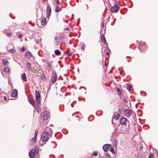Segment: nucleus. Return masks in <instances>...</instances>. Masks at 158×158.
<instances>
[{"mask_svg":"<svg viewBox=\"0 0 158 158\" xmlns=\"http://www.w3.org/2000/svg\"><path fill=\"white\" fill-rule=\"evenodd\" d=\"M2 64L3 66H7L9 64L8 61L6 59H2Z\"/></svg>","mask_w":158,"mask_h":158,"instance_id":"13","label":"nucleus"},{"mask_svg":"<svg viewBox=\"0 0 158 158\" xmlns=\"http://www.w3.org/2000/svg\"><path fill=\"white\" fill-rule=\"evenodd\" d=\"M120 124L121 125H129V121L127 118H125L122 117L121 118L120 120Z\"/></svg>","mask_w":158,"mask_h":158,"instance_id":"3","label":"nucleus"},{"mask_svg":"<svg viewBox=\"0 0 158 158\" xmlns=\"http://www.w3.org/2000/svg\"><path fill=\"white\" fill-rule=\"evenodd\" d=\"M22 78L23 80L25 81H27V78L26 77V74L25 73H23L22 74Z\"/></svg>","mask_w":158,"mask_h":158,"instance_id":"19","label":"nucleus"},{"mask_svg":"<svg viewBox=\"0 0 158 158\" xmlns=\"http://www.w3.org/2000/svg\"><path fill=\"white\" fill-rule=\"evenodd\" d=\"M36 137H34L33 138H32L30 140V143H31V145H32L34 143H35V141L36 140Z\"/></svg>","mask_w":158,"mask_h":158,"instance_id":"20","label":"nucleus"},{"mask_svg":"<svg viewBox=\"0 0 158 158\" xmlns=\"http://www.w3.org/2000/svg\"><path fill=\"white\" fill-rule=\"evenodd\" d=\"M93 154L94 156H97L98 155V153L97 152H95L93 153Z\"/></svg>","mask_w":158,"mask_h":158,"instance_id":"32","label":"nucleus"},{"mask_svg":"<svg viewBox=\"0 0 158 158\" xmlns=\"http://www.w3.org/2000/svg\"><path fill=\"white\" fill-rule=\"evenodd\" d=\"M123 100L125 102H127V100L125 99H123Z\"/></svg>","mask_w":158,"mask_h":158,"instance_id":"39","label":"nucleus"},{"mask_svg":"<svg viewBox=\"0 0 158 158\" xmlns=\"http://www.w3.org/2000/svg\"><path fill=\"white\" fill-rule=\"evenodd\" d=\"M51 8L50 6L48 5L47 7V10H46V15H47V18L49 17L51 15Z\"/></svg>","mask_w":158,"mask_h":158,"instance_id":"10","label":"nucleus"},{"mask_svg":"<svg viewBox=\"0 0 158 158\" xmlns=\"http://www.w3.org/2000/svg\"><path fill=\"white\" fill-rule=\"evenodd\" d=\"M41 117L44 120H47L49 117L48 113L47 111H44L42 113Z\"/></svg>","mask_w":158,"mask_h":158,"instance_id":"6","label":"nucleus"},{"mask_svg":"<svg viewBox=\"0 0 158 158\" xmlns=\"http://www.w3.org/2000/svg\"><path fill=\"white\" fill-rule=\"evenodd\" d=\"M56 45H59V43L58 41H57L56 42Z\"/></svg>","mask_w":158,"mask_h":158,"instance_id":"40","label":"nucleus"},{"mask_svg":"<svg viewBox=\"0 0 158 158\" xmlns=\"http://www.w3.org/2000/svg\"><path fill=\"white\" fill-rule=\"evenodd\" d=\"M11 33H10L8 34H7V35L9 37H10L11 35Z\"/></svg>","mask_w":158,"mask_h":158,"instance_id":"34","label":"nucleus"},{"mask_svg":"<svg viewBox=\"0 0 158 158\" xmlns=\"http://www.w3.org/2000/svg\"><path fill=\"white\" fill-rule=\"evenodd\" d=\"M3 98L4 100H6V96H4L3 97Z\"/></svg>","mask_w":158,"mask_h":158,"instance_id":"41","label":"nucleus"},{"mask_svg":"<svg viewBox=\"0 0 158 158\" xmlns=\"http://www.w3.org/2000/svg\"><path fill=\"white\" fill-rule=\"evenodd\" d=\"M110 147V144L105 145L103 146V150L105 152H107L109 150Z\"/></svg>","mask_w":158,"mask_h":158,"instance_id":"14","label":"nucleus"},{"mask_svg":"<svg viewBox=\"0 0 158 158\" xmlns=\"http://www.w3.org/2000/svg\"><path fill=\"white\" fill-rule=\"evenodd\" d=\"M46 21V19L45 18L43 17L42 19L41 23L42 25H44Z\"/></svg>","mask_w":158,"mask_h":158,"instance_id":"23","label":"nucleus"},{"mask_svg":"<svg viewBox=\"0 0 158 158\" xmlns=\"http://www.w3.org/2000/svg\"><path fill=\"white\" fill-rule=\"evenodd\" d=\"M57 74L55 71L53 73L51 81L52 83H54L56 81L57 79Z\"/></svg>","mask_w":158,"mask_h":158,"instance_id":"7","label":"nucleus"},{"mask_svg":"<svg viewBox=\"0 0 158 158\" xmlns=\"http://www.w3.org/2000/svg\"><path fill=\"white\" fill-rule=\"evenodd\" d=\"M13 50V49H10V50L11 51V52H12V51Z\"/></svg>","mask_w":158,"mask_h":158,"instance_id":"44","label":"nucleus"},{"mask_svg":"<svg viewBox=\"0 0 158 158\" xmlns=\"http://www.w3.org/2000/svg\"><path fill=\"white\" fill-rule=\"evenodd\" d=\"M82 46L81 48L82 50H84L85 49V47H84V45H82Z\"/></svg>","mask_w":158,"mask_h":158,"instance_id":"35","label":"nucleus"},{"mask_svg":"<svg viewBox=\"0 0 158 158\" xmlns=\"http://www.w3.org/2000/svg\"><path fill=\"white\" fill-rule=\"evenodd\" d=\"M53 63V61H49L48 60H47L46 61V63L47 64L48 66L50 68H51L52 66V64Z\"/></svg>","mask_w":158,"mask_h":158,"instance_id":"18","label":"nucleus"},{"mask_svg":"<svg viewBox=\"0 0 158 158\" xmlns=\"http://www.w3.org/2000/svg\"><path fill=\"white\" fill-rule=\"evenodd\" d=\"M101 42L103 44H105L106 43V40L105 36L102 35L101 36Z\"/></svg>","mask_w":158,"mask_h":158,"instance_id":"17","label":"nucleus"},{"mask_svg":"<svg viewBox=\"0 0 158 158\" xmlns=\"http://www.w3.org/2000/svg\"><path fill=\"white\" fill-rule=\"evenodd\" d=\"M66 52L67 53V55L69 56H71L72 54V52H70L68 51H66Z\"/></svg>","mask_w":158,"mask_h":158,"instance_id":"30","label":"nucleus"},{"mask_svg":"<svg viewBox=\"0 0 158 158\" xmlns=\"http://www.w3.org/2000/svg\"><path fill=\"white\" fill-rule=\"evenodd\" d=\"M37 133H38V131H37V130L35 131V134H34V135H35V137H36Z\"/></svg>","mask_w":158,"mask_h":158,"instance_id":"31","label":"nucleus"},{"mask_svg":"<svg viewBox=\"0 0 158 158\" xmlns=\"http://www.w3.org/2000/svg\"><path fill=\"white\" fill-rule=\"evenodd\" d=\"M28 100L29 102L33 106H35V103L33 100L31 99L28 98Z\"/></svg>","mask_w":158,"mask_h":158,"instance_id":"21","label":"nucleus"},{"mask_svg":"<svg viewBox=\"0 0 158 158\" xmlns=\"http://www.w3.org/2000/svg\"><path fill=\"white\" fill-rule=\"evenodd\" d=\"M50 135L46 133V132H43L41 135V137L43 141L45 142L48 141L50 137Z\"/></svg>","mask_w":158,"mask_h":158,"instance_id":"2","label":"nucleus"},{"mask_svg":"<svg viewBox=\"0 0 158 158\" xmlns=\"http://www.w3.org/2000/svg\"><path fill=\"white\" fill-rule=\"evenodd\" d=\"M123 114L125 116L127 117L131 116L133 114L131 110L127 109H126L124 110Z\"/></svg>","mask_w":158,"mask_h":158,"instance_id":"5","label":"nucleus"},{"mask_svg":"<svg viewBox=\"0 0 158 158\" xmlns=\"http://www.w3.org/2000/svg\"><path fill=\"white\" fill-rule=\"evenodd\" d=\"M55 54L57 56L61 54V52L58 50H56L54 52Z\"/></svg>","mask_w":158,"mask_h":158,"instance_id":"24","label":"nucleus"},{"mask_svg":"<svg viewBox=\"0 0 158 158\" xmlns=\"http://www.w3.org/2000/svg\"><path fill=\"white\" fill-rule=\"evenodd\" d=\"M27 68L30 71H32L33 70L31 68V64L29 62H27Z\"/></svg>","mask_w":158,"mask_h":158,"instance_id":"16","label":"nucleus"},{"mask_svg":"<svg viewBox=\"0 0 158 158\" xmlns=\"http://www.w3.org/2000/svg\"><path fill=\"white\" fill-rule=\"evenodd\" d=\"M53 3V5L56 6L55 11L56 12H59L62 10V9L56 5L57 2L56 1H54Z\"/></svg>","mask_w":158,"mask_h":158,"instance_id":"9","label":"nucleus"},{"mask_svg":"<svg viewBox=\"0 0 158 158\" xmlns=\"http://www.w3.org/2000/svg\"><path fill=\"white\" fill-rule=\"evenodd\" d=\"M143 149V147L141 146V147H140L139 148V150H142V149Z\"/></svg>","mask_w":158,"mask_h":158,"instance_id":"36","label":"nucleus"},{"mask_svg":"<svg viewBox=\"0 0 158 158\" xmlns=\"http://www.w3.org/2000/svg\"><path fill=\"white\" fill-rule=\"evenodd\" d=\"M40 93L37 91L35 92V98L36 103L38 104H40L41 103V100L40 98Z\"/></svg>","mask_w":158,"mask_h":158,"instance_id":"4","label":"nucleus"},{"mask_svg":"<svg viewBox=\"0 0 158 158\" xmlns=\"http://www.w3.org/2000/svg\"><path fill=\"white\" fill-rule=\"evenodd\" d=\"M117 92H118V94H119V95H120L121 94L122 91L120 90V89L118 88L117 89Z\"/></svg>","mask_w":158,"mask_h":158,"instance_id":"28","label":"nucleus"},{"mask_svg":"<svg viewBox=\"0 0 158 158\" xmlns=\"http://www.w3.org/2000/svg\"><path fill=\"white\" fill-rule=\"evenodd\" d=\"M25 50V48L24 47H23L22 48L21 51L22 52H24Z\"/></svg>","mask_w":158,"mask_h":158,"instance_id":"33","label":"nucleus"},{"mask_svg":"<svg viewBox=\"0 0 158 158\" xmlns=\"http://www.w3.org/2000/svg\"><path fill=\"white\" fill-rule=\"evenodd\" d=\"M154 157L153 154L152 153H150L149 156V158H153Z\"/></svg>","mask_w":158,"mask_h":158,"instance_id":"29","label":"nucleus"},{"mask_svg":"<svg viewBox=\"0 0 158 158\" xmlns=\"http://www.w3.org/2000/svg\"><path fill=\"white\" fill-rule=\"evenodd\" d=\"M44 132H46L50 135H52V129L48 127H47L45 128V131Z\"/></svg>","mask_w":158,"mask_h":158,"instance_id":"11","label":"nucleus"},{"mask_svg":"<svg viewBox=\"0 0 158 158\" xmlns=\"http://www.w3.org/2000/svg\"><path fill=\"white\" fill-rule=\"evenodd\" d=\"M119 6L117 5H115L113 6L112 7L111 9V12L112 13H116L117 12L119 9Z\"/></svg>","mask_w":158,"mask_h":158,"instance_id":"8","label":"nucleus"},{"mask_svg":"<svg viewBox=\"0 0 158 158\" xmlns=\"http://www.w3.org/2000/svg\"><path fill=\"white\" fill-rule=\"evenodd\" d=\"M9 69L8 67H6L3 69V72L4 73L8 72L9 71Z\"/></svg>","mask_w":158,"mask_h":158,"instance_id":"26","label":"nucleus"},{"mask_svg":"<svg viewBox=\"0 0 158 158\" xmlns=\"http://www.w3.org/2000/svg\"><path fill=\"white\" fill-rule=\"evenodd\" d=\"M22 34H20L19 36V38H22Z\"/></svg>","mask_w":158,"mask_h":158,"instance_id":"38","label":"nucleus"},{"mask_svg":"<svg viewBox=\"0 0 158 158\" xmlns=\"http://www.w3.org/2000/svg\"><path fill=\"white\" fill-rule=\"evenodd\" d=\"M25 56L27 58H30L32 57V55L31 52L29 51H27L25 53Z\"/></svg>","mask_w":158,"mask_h":158,"instance_id":"15","label":"nucleus"},{"mask_svg":"<svg viewBox=\"0 0 158 158\" xmlns=\"http://www.w3.org/2000/svg\"><path fill=\"white\" fill-rule=\"evenodd\" d=\"M106 54L107 55H109V53H108V52H106Z\"/></svg>","mask_w":158,"mask_h":158,"instance_id":"42","label":"nucleus"},{"mask_svg":"<svg viewBox=\"0 0 158 158\" xmlns=\"http://www.w3.org/2000/svg\"><path fill=\"white\" fill-rule=\"evenodd\" d=\"M120 117V115L119 114H115L114 117L113 118L116 120H117L118 119V118Z\"/></svg>","mask_w":158,"mask_h":158,"instance_id":"25","label":"nucleus"},{"mask_svg":"<svg viewBox=\"0 0 158 158\" xmlns=\"http://www.w3.org/2000/svg\"><path fill=\"white\" fill-rule=\"evenodd\" d=\"M18 95V92L16 89H14L11 92V96L12 97L15 98Z\"/></svg>","mask_w":158,"mask_h":158,"instance_id":"12","label":"nucleus"},{"mask_svg":"<svg viewBox=\"0 0 158 158\" xmlns=\"http://www.w3.org/2000/svg\"><path fill=\"white\" fill-rule=\"evenodd\" d=\"M64 21L66 23H68L69 22L68 20H64Z\"/></svg>","mask_w":158,"mask_h":158,"instance_id":"43","label":"nucleus"},{"mask_svg":"<svg viewBox=\"0 0 158 158\" xmlns=\"http://www.w3.org/2000/svg\"><path fill=\"white\" fill-rule=\"evenodd\" d=\"M38 104H38L37 103L36 106H34L35 107V109H36L38 113H39L40 111V107L38 105Z\"/></svg>","mask_w":158,"mask_h":158,"instance_id":"22","label":"nucleus"},{"mask_svg":"<svg viewBox=\"0 0 158 158\" xmlns=\"http://www.w3.org/2000/svg\"><path fill=\"white\" fill-rule=\"evenodd\" d=\"M64 30L66 31V30H69V28L68 27H66L64 28Z\"/></svg>","mask_w":158,"mask_h":158,"instance_id":"37","label":"nucleus"},{"mask_svg":"<svg viewBox=\"0 0 158 158\" xmlns=\"http://www.w3.org/2000/svg\"><path fill=\"white\" fill-rule=\"evenodd\" d=\"M110 151L112 153H113L114 154L115 153V152L114 151V148L112 147H111L110 148Z\"/></svg>","mask_w":158,"mask_h":158,"instance_id":"27","label":"nucleus"},{"mask_svg":"<svg viewBox=\"0 0 158 158\" xmlns=\"http://www.w3.org/2000/svg\"><path fill=\"white\" fill-rule=\"evenodd\" d=\"M39 152V149L37 146H35L34 149H31L29 155L30 158H34L37 155Z\"/></svg>","mask_w":158,"mask_h":158,"instance_id":"1","label":"nucleus"}]
</instances>
